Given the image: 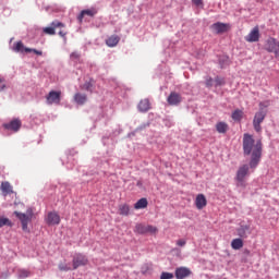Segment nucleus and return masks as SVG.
Masks as SVG:
<instances>
[{
  "instance_id": "nucleus-42",
  "label": "nucleus",
  "mask_w": 279,
  "mask_h": 279,
  "mask_svg": "<svg viewBox=\"0 0 279 279\" xmlns=\"http://www.w3.org/2000/svg\"><path fill=\"white\" fill-rule=\"evenodd\" d=\"M5 88V84H3V80L0 78V90H3Z\"/></svg>"
},
{
  "instance_id": "nucleus-40",
  "label": "nucleus",
  "mask_w": 279,
  "mask_h": 279,
  "mask_svg": "<svg viewBox=\"0 0 279 279\" xmlns=\"http://www.w3.org/2000/svg\"><path fill=\"white\" fill-rule=\"evenodd\" d=\"M71 60H80V52H72L70 54Z\"/></svg>"
},
{
  "instance_id": "nucleus-27",
  "label": "nucleus",
  "mask_w": 279,
  "mask_h": 279,
  "mask_svg": "<svg viewBox=\"0 0 279 279\" xmlns=\"http://www.w3.org/2000/svg\"><path fill=\"white\" fill-rule=\"evenodd\" d=\"M73 269V264L66 263V262H61L59 264V270L60 271H71Z\"/></svg>"
},
{
  "instance_id": "nucleus-34",
  "label": "nucleus",
  "mask_w": 279,
  "mask_h": 279,
  "mask_svg": "<svg viewBox=\"0 0 279 279\" xmlns=\"http://www.w3.org/2000/svg\"><path fill=\"white\" fill-rule=\"evenodd\" d=\"M83 90H87L89 93H93V84L90 82H86L84 85H83Z\"/></svg>"
},
{
  "instance_id": "nucleus-29",
  "label": "nucleus",
  "mask_w": 279,
  "mask_h": 279,
  "mask_svg": "<svg viewBox=\"0 0 279 279\" xmlns=\"http://www.w3.org/2000/svg\"><path fill=\"white\" fill-rule=\"evenodd\" d=\"M32 272L27 269H20L17 270V278H29Z\"/></svg>"
},
{
  "instance_id": "nucleus-25",
  "label": "nucleus",
  "mask_w": 279,
  "mask_h": 279,
  "mask_svg": "<svg viewBox=\"0 0 279 279\" xmlns=\"http://www.w3.org/2000/svg\"><path fill=\"white\" fill-rule=\"evenodd\" d=\"M231 118L233 119V121L241 122V119H243V110H241V109H235V110L232 112Z\"/></svg>"
},
{
  "instance_id": "nucleus-37",
  "label": "nucleus",
  "mask_w": 279,
  "mask_h": 279,
  "mask_svg": "<svg viewBox=\"0 0 279 279\" xmlns=\"http://www.w3.org/2000/svg\"><path fill=\"white\" fill-rule=\"evenodd\" d=\"M160 279H173L172 272H162Z\"/></svg>"
},
{
  "instance_id": "nucleus-4",
  "label": "nucleus",
  "mask_w": 279,
  "mask_h": 279,
  "mask_svg": "<svg viewBox=\"0 0 279 279\" xmlns=\"http://www.w3.org/2000/svg\"><path fill=\"white\" fill-rule=\"evenodd\" d=\"M265 49L268 53H274L276 58H279V41L276 38L269 37L266 40Z\"/></svg>"
},
{
  "instance_id": "nucleus-12",
  "label": "nucleus",
  "mask_w": 279,
  "mask_h": 279,
  "mask_svg": "<svg viewBox=\"0 0 279 279\" xmlns=\"http://www.w3.org/2000/svg\"><path fill=\"white\" fill-rule=\"evenodd\" d=\"M211 29L214 34H226L230 29V25L218 22L211 25Z\"/></svg>"
},
{
  "instance_id": "nucleus-32",
  "label": "nucleus",
  "mask_w": 279,
  "mask_h": 279,
  "mask_svg": "<svg viewBox=\"0 0 279 279\" xmlns=\"http://www.w3.org/2000/svg\"><path fill=\"white\" fill-rule=\"evenodd\" d=\"M214 82H215V86H223V84H226V78L216 76Z\"/></svg>"
},
{
  "instance_id": "nucleus-5",
  "label": "nucleus",
  "mask_w": 279,
  "mask_h": 279,
  "mask_svg": "<svg viewBox=\"0 0 279 279\" xmlns=\"http://www.w3.org/2000/svg\"><path fill=\"white\" fill-rule=\"evenodd\" d=\"M88 265V257L83 254H75L72 259V269H77L78 267H84Z\"/></svg>"
},
{
  "instance_id": "nucleus-14",
  "label": "nucleus",
  "mask_w": 279,
  "mask_h": 279,
  "mask_svg": "<svg viewBox=\"0 0 279 279\" xmlns=\"http://www.w3.org/2000/svg\"><path fill=\"white\" fill-rule=\"evenodd\" d=\"M137 110L140 112H149V110H151V102L149 101V99H142L137 105Z\"/></svg>"
},
{
  "instance_id": "nucleus-28",
  "label": "nucleus",
  "mask_w": 279,
  "mask_h": 279,
  "mask_svg": "<svg viewBox=\"0 0 279 279\" xmlns=\"http://www.w3.org/2000/svg\"><path fill=\"white\" fill-rule=\"evenodd\" d=\"M135 232H137V234H147V226H145L143 223L136 225Z\"/></svg>"
},
{
  "instance_id": "nucleus-36",
  "label": "nucleus",
  "mask_w": 279,
  "mask_h": 279,
  "mask_svg": "<svg viewBox=\"0 0 279 279\" xmlns=\"http://www.w3.org/2000/svg\"><path fill=\"white\" fill-rule=\"evenodd\" d=\"M150 232V234H156L158 232V229L154 226H146V233Z\"/></svg>"
},
{
  "instance_id": "nucleus-6",
  "label": "nucleus",
  "mask_w": 279,
  "mask_h": 279,
  "mask_svg": "<svg viewBox=\"0 0 279 279\" xmlns=\"http://www.w3.org/2000/svg\"><path fill=\"white\" fill-rule=\"evenodd\" d=\"M265 117H267L265 111H258L255 113L253 119V128L255 131L262 132L263 128L260 126V123L265 121Z\"/></svg>"
},
{
  "instance_id": "nucleus-17",
  "label": "nucleus",
  "mask_w": 279,
  "mask_h": 279,
  "mask_svg": "<svg viewBox=\"0 0 279 279\" xmlns=\"http://www.w3.org/2000/svg\"><path fill=\"white\" fill-rule=\"evenodd\" d=\"M4 130H12L13 132H19L21 130V120L15 119L9 123L3 124Z\"/></svg>"
},
{
  "instance_id": "nucleus-1",
  "label": "nucleus",
  "mask_w": 279,
  "mask_h": 279,
  "mask_svg": "<svg viewBox=\"0 0 279 279\" xmlns=\"http://www.w3.org/2000/svg\"><path fill=\"white\" fill-rule=\"evenodd\" d=\"M244 156H251L250 168L256 169L260 158H263V141H255L251 134L245 133L243 136Z\"/></svg>"
},
{
  "instance_id": "nucleus-44",
  "label": "nucleus",
  "mask_w": 279,
  "mask_h": 279,
  "mask_svg": "<svg viewBox=\"0 0 279 279\" xmlns=\"http://www.w3.org/2000/svg\"><path fill=\"white\" fill-rule=\"evenodd\" d=\"M245 254H250V250H245Z\"/></svg>"
},
{
  "instance_id": "nucleus-8",
  "label": "nucleus",
  "mask_w": 279,
  "mask_h": 279,
  "mask_svg": "<svg viewBox=\"0 0 279 279\" xmlns=\"http://www.w3.org/2000/svg\"><path fill=\"white\" fill-rule=\"evenodd\" d=\"M62 99V92H56L51 90L49 94L46 96V101L49 106H52V104H60Z\"/></svg>"
},
{
  "instance_id": "nucleus-43",
  "label": "nucleus",
  "mask_w": 279,
  "mask_h": 279,
  "mask_svg": "<svg viewBox=\"0 0 279 279\" xmlns=\"http://www.w3.org/2000/svg\"><path fill=\"white\" fill-rule=\"evenodd\" d=\"M226 64H230V61L228 60V58H226L225 63L221 65V66H222V69H223V66H226Z\"/></svg>"
},
{
  "instance_id": "nucleus-35",
  "label": "nucleus",
  "mask_w": 279,
  "mask_h": 279,
  "mask_svg": "<svg viewBox=\"0 0 279 279\" xmlns=\"http://www.w3.org/2000/svg\"><path fill=\"white\" fill-rule=\"evenodd\" d=\"M215 82V80H213V77L208 76L205 81V86L207 88H213V83Z\"/></svg>"
},
{
  "instance_id": "nucleus-24",
  "label": "nucleus",
  "mask_w": 279,
  "mask_h": 279,
  "mask_svg": "<svg viewBox=\"0 0 279 279\" xmlns=\"http://www.w3.org/2000/svg\"><path fill=\"white\" fill-rule=\"evenodd\" d=\"M232 250H241L243 247V239L236 238L231 241Z\"/></svg>"
},
{
  "instance_id": "nucleus-15",
  "label": "nucleus",
  "mask_w": 279,
  "mask_h": 279,
  "mask_svg": "<svg viewBox=\"0 0 279 279\" xmlns=\"http://www.w3.org/2000/svg\"><path fill=\"white\" fill-rule=\"evenodd\" d=\"M0 191H2L3 197H8V195H12V193H14L12 184H10V182L8 181H3L1 183Z\"/></svg>"
},
{
  "instance_id": "nucleus-22",
  "label": "nucleus",
  "mask_w": 279,
  "mask_h": 279,
  "mask_svg": "<svg viewBox=\"0 0 279 279\" xmlns=\"http://www.w3.org/2000/svg\"><path fill=\"white\" fill-rule=\"evenodd\" d=\"M228 129L229 126H228V123L226 122H218L216 124V130L218 134H226V132H228Z\"/></svg>"
},
{
  "instance_id": "nucleus-3",
  "label": "nucleus",
  "mask_w": 279,
  "mask_h": 279,
  "mask_svg": "<svg viewBox=\"0 0 279 279\" xmlns=\"http://www.w3.org/2000/svg\"><path fill=\"white\" fill-rule=\"evenodd\" d=\"M15 217L21 221L22 223V230L24 232H27L28 225L32 223V219L34 218V211L32 209H27L26 214L14 211Z\"/></svg>"
},
{
  "instance_id": "nucleus-23",
  "label": "nucleus",
  "mask_w": 279,
  "mask_h": 279,
  "mask_svg": "<svg viewBox=\"0 0 279 279\" xmlns=\"http://www.w3.org/2000/svg\"><path fill=\"white\" fill-rule=\"evenodd\" d=\"M148 204L147 198H141L134 204V208L135 210H141L143 208H147Z\"/></svg>"
},
{
  "instance_id": "nucleus-21",
  "label": "nucleus",
  "mask_w": 279,
  "mask_h": 279,
  "mask_svg": "<svg viewBox=\"0 0 279 279\" xmlns=\"http://www.w3.org/2000/svg\"><path fill=\"white\" fill-rule=\"evenodd\" d=\"M121 40V37H119L118 35H111L107 40H106V45L108 47H117V45H119V41Z\"/></svg>"
},
{
  "instance_id": "nucleus-16",
  "label": "nucleus",
  "mask_w": 279,
  "mask_h": 279,
  "mask_svg": "<svg viewBox=\"0 0 279 279\" xmlns=\"http://www.w3.org/2000/svg\"><path fill=\"white\" fill-rule=\"evenodd\" d=\"M208 204V201L206 199V196L204 194H198L195 199V206L197 210H202L206 208Z\"/></svg>"
},
{
  "instance_id": "nucleus-13",
  "label": "nucleus",
  "mask_w": 279,
  "mask_h": 279,
  "mask_svg": "<svg viewBox=\"0 0 279 279\" xmlns=\"http://www.w3.org/2000/svg\"><path fill=\"white\" fill-rule=\"evenodd\" d=\"M193 272L187 267H179L174 271V276H175L177 279L189 278V276H191Z\"/></svg>"
},
{
  "instance_id": "nucleus-18",
  "label": "nucleus",
  "mask_w": 279,
  "mask_h": 279,
  "mask_svg": "<svg viewBox=\"0 0 279 279\" xmlns=\"http://www.w3.org/2000/svg\"><path fill=\"white\" fill-rule=\"evenodd\" d=\"M236 233L240 239H247V234H250V225H241L240 228L236 229Z\"/></svg>"
},
{
  "instance_id": "nucleus-10",
  "label": "nucleus",
  "mask_w": 279,
  "mask_h": 279,
  "mask_svg": "<svg viewBox=\"0 0 279 279\" xmlns=\"http://www.w3.org/2000/svg\"><path fill=\"white\" fill-rule=\"evenodd\" d=\"M169 106H180L182 104V95L179 93L172 92L167 98Z\"/></svg>"
},
{
  "instance_id": "nucleus-26",
  "label": "nucleus",
  "mask_w": 279,
  "mask_h": 279,
  "mask_svg": "<svg viewBox=\"0 0 279 279\" xmlns=\"http://www.w3.org/2000/svg\"><path fill=\"white\" fill-rule=\"evenodd\" d=\"M119 214L123 217H128L130 215V205L123 204L119 206Z\"/></svg>"
},
{
  "instance_id": "nucleus-9",
  "label": "nucleus",
  "mask_w": 279,
  "mask_h": 279,
  "mask_svg": "<svg viewBox=\"0 0 279 279\" xmlns=\"http://www.w3.org/2000/svg\"><path fill=\"white\" fill-rule=\"evenodd\" d=\"M244 39L246 40V43H258V40H260V31H259L258 26H255L248 33V35H246L244 37Z\"/></svg>"
},
{
  "instance_id": "nucleus-30",
  "label": "nucleus",
  "mask_w": 279,
  "mask_h": 279,
  "mask_svg": "<svg viewBox=\"0 0 279 279\" xmlns=\"http://www.w3.org/2000/svg\"><path fill=\"white\" fill-rule=\"evenodd\" d=\"M14 51H16L17 53L21 52L23 53L25 51V46L23 45V41H17L14 46Z\"/></svg>"
},
{
  "instance_id": "nucleus-39",
  "label": "nucleus",
  "mask_w": 279,
  "mask_h": 279,
  "mask_svg": "<svg viewBox=\"0 0 279 279\" xmlns=\"http://www.w3.org/2000/svg\"><path fill=\"white\" fill-rule=\"evenodd\" d=\"M177 245H178L179 247H184V245H186V240H184V239L178 240V241H177Z\"/></svg>"
},
{
  "instance_id": "nucleus-7",
  "label": "nucleus",
  "mask_w": 279,
  "mask_h": 279,
  "mask_svg": "<svg viewBox=\"0 0 279 279\" xmlns=\"http://www.w3.org/2000/svg\"><path fill=\"white\" fill-rule=\"evenodd\" d=\"M64 27H65L64 23H62L60 21H53L51 23V26L45 27L43 29V32H44V34H47L48 36H56V29H62Z\"/></svg>"
},
{
  "instance_id": "nucleus-2",
  "label": "nucleus",
  "mask_w": 279,
  "mask_h": 279,
  "mask_svg": "<svg viewBox=\"0 0 279 279\" xmlns=\"http://www.w3.org/2000/svg\"><path fill=\"white\" fill-rule=\"evenodd\" d=\"M250 175V166L247 165H243L241 166L235 174V182H236V186L241 187V189H245V186H247V183L245 182V178Z\"/></svg>"
},
{
  "instance_id": "nucleus-33",
  "label": "nucleus",
  "mask_w": 279,
  "mask_h": 279,
  "mask_svg": "<svg viewBox=\"0 0 279 279\" xmlns=\"http://www.w3.org/2000/svg\"><path fill=\"white\" fill-rule=\"evenodd\" d=\"M26 53H36V56H43V51L37 50V49H32V48H25Z\"/></svg>"
},
{
  "instance_id": "nucleus-19",
  "label": "nucleus",
  "mask_w": 279,
  "mask_h": 279,
  "mask_svg": "<svg viewBox=\"0 0 279 279\" xmlns=\"http://www.w3.org/2000/svg\"><path fill=\"white\" fill-rule=\"evenodd\" d=\"M95 14H97V9L83 10L81 12V14L78 15V21H80V23H82V21H84L85 16H90L93 19V16H95Z\"/></svg>"
},
{
  "instance_id": "nucleus-41",
  "label": "nucleus",
  "mask_w": 279,
  "mask_h": 279,
  "mask_svg": "<svg viewBox=\"0 0 279 279\" xmlns=\"http://www.w3.org/2000/svg\"><path fill=\"white\" fill-rule=\"evenodd\" d=\"M59 36H61V38H64V36H66V32H64V31H59Z\"/></svg>"
},
{
  "instance_id": "nucleus-38",
  "label": "nucleus",
  "mask_w": 279,
  "mask_h": 279,
  "mask_svg": "<svg viewBox=\"0 0 279 279\" xmlns=\"http://www.w3.org/2000/svg\"><path fill=\"white\" fill-rule=\"evenodd\" d=\"M192 3L196 5V8H204V0H192Z\"/></svg>"
},
{
  "instance_id": "nucleus-31",
  "label": "nucleus",
  "mask_w": 279,
  "mask_h": 279,
  "mask_svg": "<svg viewBox=\"0 0 279 279\" xmlns=\"http://www.w3.org/2000/svg\"><path fill=\"white\" fill-rule=\"evenodd\" d=\"M3 226H10L12 227V221H10L5 217H0V228H3Z\"/></svg>"
},
{
  "instance_id": "nucleus-11",
  "label": "nucleus",
  "mask_w": 279,
  "mask_h": 279,
  "mask_svg": "<svg viewBox=\"0 0 279 279\" xmlns=\"http://www.w3.org/2000/svg\"><path fill=\"white\" fill-rule=\"evenodd\" d=\"M46 223L48 226H60V215H58L56 211L48 213Z\"/></svg>"
},
{
  "instance_id": "nucleus-20",
  "label": "nucleus",
  "mask_w": 279,
  "mask_h": 279,
  "mask_svg": "<svg viewBox=\"0 0 279 279\" xmlns=\"http://www.w3.org/2000/svg\"><path fill=\"white\" fill-rule=\"evenodd\" d=\"M74 101L78 106H84V104H86V101H88V96H86V94L76 93L74 95Z\"/></svg>"
}]
</instances>
